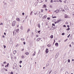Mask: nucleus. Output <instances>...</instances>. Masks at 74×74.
I'll return each instance as SVG.
<instances>
[{"label": "nucleus", "instance_id": "a19ab883", "mask_svg": "<svg viewBox=\"0 0 74 74\" xmlns=\"http://www.w3.org/2000/svg\"><path fill=\"white\" fill-rule=\"evenodd\" d=\"M21 58H24V56H21Z\"/></svg>", "mask_w": 74, "mask_h": 74}, {"label": "nucleus", "instance_id": "e2e57ef3", "mask_svg": "<svg viewBox=\"0 0 74 74\" xmlns=\"http://www.w3.org/2000/svg\"><path fill=\"white\" fill-rule=\"evenodd\" d=\"M20 67H21L22 66H21V65H19Z\"/></svg>", "mask_w": 74, "mask_h": 74}, {"label": "nucleus", "instance_id": "052dcab7", "mask_svg": "<svg viewBox=\"0 0 74 74\" xmlns=\"http://www.w3.org/2000/svg\"><path fill=\"white\" fill-rule=\"evenodd\" d=\"M14 59H16V57H15L14 58Z\"/></svg>", "mask_w": 74, "mask_h": 74}, {"label": "nucleus", "instance_id": "6e6552de", "mask_svg": "<svg viewBox=\"0 0 74 74\" xmlns=\"http://www.w3.org/2000/svg\"><path fill=\"white\" fill-rule=\"evenodd\" d=\"M8 66H9V63H8L7 64V65H6L5 66V67H8Z\"/></svg>", "mask_w": 74, "mask_h": 74}, {"label": "nucleus", "instance_id": "f8f14e48", "mask_svg": "<svg viewBox=\"0 0 74 74\" xmlns=\"http://www.w3.org/2000/svg\"><path fill=\"white\" fill-rule=\"evenodd\" d=\"M47 47H51V44H49L47 45Z\"/></svg>", "mask_w": 74, "mask_h": 74}, {"label": "nucleus", "instance_id": "473e14b6", "mask_svg": "<svg viewBox=\"0 0 74 74\" xmlns=\"http://www.w3.org/2000/svg\"><path fill=\"white\" fill-rule=\"evenodd\" d=\"M33 13V11H32L31 12V13H30V15H32V14Z\"/></svg>", "mask_w": 74, "mask_h": 74}, {"label": "nucleus", "instance_id": "8fccbe9b", "mask_svg": "<svg viewBox=\"0 0 74 74\" xmlns=\"http://www.w3.org/2000/svg\"><path fill=\"white\" fill-rule=\"evenodd\" d=\"M66 74H69V73L68 72H66L65 73Z\"/></svg>", "mask_w": 74, "mask_h": 74}, {"label": "nucleus", "instance_id": "4be33fe9", "mask_svg": "<svg viewBox=\"0 0 74 74\" xmlns=\"http://www.w3.org/2000/svg\"><path fill=\"white\" fill-rule=\"evenodd\" d=\"M59 10H60V11H61L62 10V8H60L59 9Z\"/></svg>", "mask_w": 74, "mask_h": 74}, {"label": "nucleus", "instance_id": "7ed1b4c3", "mask_svg": "<svg viewBox=\"0 0 74 74\" xmlns=\"http://www.w3.org/2000/svg\"><path fill=\"white\" fill-rule=\"evenodd\" d=\"M17 66V65H16V64H14V67H15V69H16V66Z\"/></svg>", "mask_w": 74, "mask_h": 74}, {"label": "nucleus", "instance_id": "79ce46f5", "mask_svg": "<svg viewBox=\"0 0 74 74\" xmlns=\"http://www.w3.org/2000/svg\"><path fill=\"white\" fill-rule=\"evenodd\" d=\"M3 47H4V48H5V47H6V46H5V45H4Z\"/></svg>", "mask_w": 74, "mask_h": 74}, {"label": "nucleus", "instance_id": "f3484780", "mask_svg": "<svg viewBox=\"0 0 74 74\" xmlns=\"http://www.w3.org/2000/svg\"><path fill=\"white\" fill-rule=\"evenodd\" d=\"M53 35H51V36H50V38H53Z\"/></svg>", "mask_w": 74, "mask_h": 74}, {"label": "nucleus", "instance_id": "a211bd4d", "mask_svg": "<svg viewBox=\"0 0 74 74\" xmlns=\"http://www.w3.org/2000/svg\"><path fill=\"white\" fill-rule=\"evenodd\" d=\"M55 45L56 46H58V43H55Z\"/></svg>", "mask_w": 74, "mask_h": 74}, {"label": "nucleus", "instance_id": "20e7f679", "mask_svg": "<svg viewBox=\"0 0 74 74\" xmlns=\"http://www.w3.org/2000/svg\"><path fill=\"white\" fill-rule=\"evenodd\" d=\"M60 21H62V20L61 19L58 20L57 22H58V23H59V22H60Z\"/></svg>", "mask_w": 74, "mask_h": 74}, {"label": "nucleus", "instance_id": "393cba45", "mask_svg": "<svg viewBox=\"0 0 74 74\" xmlns=\"http://www.w3.org/2000/svg\"><path fill=\"white\" fill-rule=\"evenodd\" d=\"M70 28H68V29H66V30H70Z\"/></svg>", "mask_w": 74, "mask_h": 74}, {"label": "nucleus", "instance_id": "09e8293b", "mask_svg": "<svg viewBox=\"0 0 74 74\" xmlns=\"http://www.w3.org/2000/svg\"><path fill=\"white\" fill-rule=\"evenodd\" d=\"M34 14H35V15H37V13H34Z\"/></svg>", "mask_w": 74, "mask_h": 74}, {"label": "nucleus", "instance_id": "4468645a", "mask_svg": "<svg viewBox=\"0 0 74 74\" xmlns=\"http://www.w3.org/2000/svg\"><path fill=\"white\" fill-rule=\"evenodd\" d=\"M12 40H10V44H12Z\"/></svg>", "mask_w": 74, "mask_h": 74}, {"label": "nucleus", "instance_id": "b1692460", "mask_svg": "<svg viewBox=\"0 0 74 74\" xmlns=\"http://www.w3.org/2000/svg\"><path fill=\"white\" fill-rule=\"evenodd\" d=\"M49 66V64H48V63L47 64L46 66H47H47Z\"/></svg>", "mask_w": 74, "mask_h": 74}, {"label": "nucleus", "instance_id": "0eeeda50", "mask_svg": "<svg viewBox=\"0 0 74 74\" xmlns=\"http://www.w3.org/2000/svg\"><path fill=\"white\" fill-rule=\"evenodd\" d=\"M16 20H17V21H18V22H19V21H20V19L18 18H16Z\"/></svg>", "mask_w": 74, "mask_h": 74}, {"label": "nucleus", "instance_id": "2f4dec72", "mask_svg": "<svg viewBox=\"0 0 74 74\" xmlns=\"http://www.w3.org/2000/svg\"><path fill=\"white\" fill-rule=\"evenodd\" d=\"M21 40L22 41H23V40H24V38H21Z\"/></svg>", "mask_w": 74, "mask_h": 74}, {"label": "nucleus", "instance_id": "ddd939ff", "mask_svg": "<svg viewBox=\"0 0 74 74\" xmlns=\"http://www.w3.org/2000/svg\"><path fill=\"white\" fill-rule=\"evenodd\" d=\"M16 51H13V53L14 54H15V53H16Z\"/></svg>", "mask_w": 74, "mask_h": 74}, {"label": "nucleus", "instance_id": "f03ea898", "mask_svg": "<svg viewBox=\"0 0 74 74\" xmlns=\"http://www.w3.org/2000/svg\"><path fill=\"white\" fill-rule=\"evenodd\" d=\"M15 31V32H16V33H18L19 32V29H16L14 31Z\"/></svg>", "mask_w": 74, "mask_h": 74}, {"label": "nucleus", "instance_id": "774afa93", "mask_svg": "<svg viewBox=\"0 0 74 74\" xmlns=\"http://www.w3.org/2000/svg\"><path fill=\"white\" fill-rule=\"evenodd\" d=\"M63 26H64V27H66V25H63Z\"/></svg>", "mask_w": 74, "mask_h": 74}, {"label": "nucleus", "instance_id": "423d86ee", "mask_svg": "<svg viewBox=\"0 0 74 74\" xmlns=\"http://www.w3.org/2000/svg\"><path fill=\"white\" fill-rule=\"evenodd\" d=\"M68 17V16H67V14H65V16H64V18H67Z\"/></svg>", "mask_w": 74, "mask_h": 74}, {"label": "nucleus", "instance_id": "ea45409f", "mask_svg": "<svg viewBox=\"0 0 74 74\" xmlns=\"http://www.w3.org/2000/svg\"><path fill=\"white\" fill-rule=\"evenodd\" d=\"M22 61H20V63H22Z\"/></svg>", "mask_w": 74, "mask_h": 74}, {"label": "nucleus", "instance_id": "de8ad7c7", "mask_svg": "<svg viewBox=\"0 0 74 74\" xmlns=\"http://www.w3.org/2000/svg\"><path fill=\"white\" fill-rule=\"evenodd\" d=\"M53 0H51V3H53Z\"/></svg>", "mask_w": 74, "mask_h": 74}, {"label": "nucleus", "instance_id": "2eb2a0df", "mask_svg": "<svg viewBox=\"0 0 74 74\" xmlns=\"http://www.w3.org/2000/svg\"><path fill=\"white\" fill-rule=\"evenodd\" d=\"M29 31H30V29L29 28L27 30V33H29Z\"/></svg>", "mask_w": 74, "mask_h": 74}, {"label": "nucleus", "instance_id": "37998d69", "mask_svg": "<svg viewBox=\"0 0 74 74\" xmlns=\"http://www.w3.org/2000/svg\"><path fill=\"white\" fill-rule=\"evenodd\" d=\"M22 15H25V13H24V12H23Z\"/></svg>", "mask_w": 74, "mask_h": 74}, {"label": "nucleus", "instance_id": "1a4fd4ad", "mask_svg": "<svg viewBox=\"0 0 74 74\" xmlns=\"http://www.w3.org/2000/svg\"><path fill=\"white\" fill-rule=\"evenodd\" d=\"M37 26H38V27H39V28H40V25L39 24H38Z\"/></svg>", "mask_w": 74, "mask_h": 74}, {"label": "nucleus", "instance_id": "c756f323", "mask_svg": "<svg viewBox=\"0 0 74 74\" xmlns=\"http://www.w3.org/2000/svg\"><path fill=\"white\" fill-rule=\"evenodd\" d=\"M43 7H44L45 8H46V5H43Z\"/></svg>", "mask_w": 74, "mask_h": 74}, {"label": "nucleus", "instance_id": "c85d7f7f", "mask_svg": "<svg viewBox=\"0 0 74 74\" xmlns=\"http://www.w3.org/2000/svg\"><path fill=\"white\" fill-rule=\"evenodd\" d=\"M52 26H55V24H54V23H53L52 24Z\"/></svg>", "mask_w": 74, "mask_h": 74}, {"label": "nucleus", "instance_id": "a18cd8bd", "mask_svg": "<svg viewBox=\"0 0 74 74\" xmlns=\"http://www.w3.org/2000/svg\"><path fill=\"white\" fill-rule=\"evenodd\" d=\"M53 28H51L50 29L51 30H53Z\"/></svg>", "mask_w": 74, "mask_h": 74}, {"label": "nucleus", "instance_id": "3c124183", "mask_svg": "<svg viewBox=\"0 0 74 74\" xmlns=\"http://www.w3.org/2000/svg\"><path fill=\"white\" fill-rule=\"evenodd\" d=\"M3 64H5L6 63V62H3Z\"/></svg>", "mask_w": 74, "mask_h": 74}, {"label": "nucleus", "instance_id": "cd10ccee", "mask_svg": "<svg viewBox=\"0 0 74 74\" xmlns=\"http://www.w3.org/2000/svg\"><path fill=\"white\" fill-rule=\"evenodd\" d=\"M70 34H69V36H68L67 38H69L70 37Z\"/></svg>", "mask_w": 74, "mask_h": 74}, {"label": "nucleus", "instance_id": "5fc2aeb1", "mask_svg": "<svg viewBox=\"0 0 74 74\" xmlns=\"http://www.w3.org/2000/svg\"><path fill=\"white\" fill-rule=\"evenodd\" d=\"M38 33H39L40 32V31H38Z\"/></svg>", "mask_w": 74, "mask_h": 74}, {"label": "nucleus", "instance_id": "5701e85b", "mask_svg": "<svg viewBox=\"0 0 74 74\" xmlns=\"http://www.w3.org/2000/svg\"><path fill=\"white\" fill-rule=\"evenodd\" d=\"M21 30H23V26H21Z\"/></svg>", "mask_w": 74, "mask_h": 74}, {"label": "nucleus", "instance_id": "7c9ffc66", "mask_svg": "<svg viewBox=\"0 0 74 74\" xmlns=\"http://www.w3.org/2000/svg\"><path fill=\"white\" fill-rule=\"evenodd\" d=\"M67 40H68V39H67L66 40H65L64 41V42H66V41H67Z\"/></svg>", "mask_w": 74, "mask_h": 74}, {"label": "nucleus", "instance_id": "4c0bfd02", "mask_svg": "<svg viewBox=\"0 0 74 74\" xmlns=\"http://www.w3.org/2000/svg\"><path fill=\"white\" fill-rule=\"evenodd\" d=\"M59 1H60L61 3H62V0H59Z\"/></svg>", "mask_w": 74, "mask_h": 74}, {"label": "nucleus", "instance_id": "6ab92c4d", "mask_svg": "<svg viewBox=\"0 0 74 74\" xmlns=\"http://www.w3.org/2000/svg\"><path fill=\"white\" fill-rule=\"evenodd\" d=\"M19 46V44H17L16 45V47H18Z\"/></svg>", "mask_w": 74, "mask_h": 74}, {"label": "nucleus", "instance_id": "9b49d317", "mask_svg": "<svg viewBox=\"0 0 74 74\" xmlns=\"http://www.w3.org/2000/svg\"><path fill=\"white\" fill-rule=\"evenodd\" d=\"M25 54H26V55H29V52H26L25 53Z\"/></svg>", "mask_w": 74, "mask_h": 74}, {"label": "nucleus", "instance_id": "0e129e2a", "mask_svg": "<svg viewBox=\"0 0 74 74\" xmlns=\"http://www.w3.org/2000/svg\"><path fill=\"white\" fill-rule=\"evenodd\" d=\"M39 40H41V38H39Z\"/></svg>", "mask_w": 74, "mask_h": 74}, {"label": "nucleus", "instance_id": "72a5a7b5", "mask_svg": "<svg viewBox=\"0 0 74 74\" xmlns=\"http://www.w3.org/2000/svg\"><path fill=\"white\" fill-rule=\"evenodd\" d=\"M58 23V22L57 21L56 22H55L54 23H55V24H56V23Z\"/></svg>", "mask_w": 74, "mask_h": 74}, {"label": "nucleus", "instance_id": "c9c22d12", "mask_svg": "<svg viewBox=\"0 0 74 74\" xmlns=\"http://www.w3.org/2000/svg\"><path fill=\"white\" fill-rule=\"evenodd\" d=\"M57 10V12H56V13H58V12L59 10Z\"/></svg>", "mask_w": 74, "mask_h": 74}, {"label": "nucleus", "instance_id": "e433bc0d", "mask_svg": "<svg viewBox=\"0 0 74 74\" xmlns=\"http://www.w3.org/2000/svg\"><path fill=\"white\" fill-rule=\"evenodd\" d=\"M10 74H14V73H13V72H11L10 73Z\"/></svg>", "mask_w": 74, "mask_h": 74}, {"label": "nucleus", "instance_id": "f257e3e1", "mask_svg": "<svg viewBox=\"0 0 74 74\" xmlns=\"http://www.w3.org/2000/svg\"><path fill=\"white\" fill-rule=\"evenodd\" d=\"M12 26H14L15 25V21H14L12 23Z\"/></svg>", "mask_w": 74, "mask_h": 74}, {"label": "nucleus", "instance_id": "412c9836", "mask_svg": "<svg viewBox=\"0 0 74 74\" xmlns=\"http://www.w3.org/2000/svg\"><path fill=\"white\" fill-rule=\"evenodd\" d=\"M68 63H70V60L69 59L68 60Z\"/></svg>", "mask_w": 74, "mask_h": 74}, {"label": "nucleus", "instance_id": "aec40b11", "mask_svg": "<svg viewBox=\"0 0 74 74\" xmlns=\"http://www.w3.org/2000/svg\"><path fill=\"white\" fill-rule=\"evenodd\" d=\"M39 40H40L39 38H38V39H37L36 41L38 42L39 41Z\"/></svg>", "mask_w": 74, "mask_h": 74}, {"label": "nucleus", "instance_id": "58836bf2", "mask_svg": "<svg viewBox=\"0 0 74 74\" xmlns=\"http://www.w3.org/2000/svg\"><path fill=\"white\" fill-rule=\"evenodd\" d=\"M62 35H64V33H63L62 34Z\"/></svg>", "mask_w": 74, "mask_h": 74}, {"label": "nucleus", "instance_id": "f704fd0d", "mask_svg": "<svg viewBox=\"0 0 74 74\" xmlns=\"http://www.w3.org/2000/svg\"><path fill=\"white\" fill-rule=\"evenodd\" d=\"M3 25V23H1L0 24V25Z\"/></svg>", "mask_w": 74, "mask_h": 74}, {"label": "nucleus", "instance_id": "a878e982", "mask_svg": "<svg viewBox=\"0 0 74 74\" xmlns=\"http://www.w3.org/2000/svg\"><path fill=\"white\" fill-rule=\"evenodd\" d=\"M47 19L48 20H49V19H51V18H50V17H48L47 18Z\"/></svg>", "mask_w": 74, "mask_h": 74}, {"label": "nucleus", "instance_id": "bf43d9fd", "mask_svg": "<svg viewBox=\"0 0 74 74\" xmlns=\"http://www.w3.org/2000/svg\"><path fill=\"white\" fill-rule=\"evenodd\" d=\"M5 71H7V69H5Z\"/></svg>", "mask_w": 74, "mask_h": 74}, {"label": "nucleus", "instance_id": "c03bdc74", "mask_svg": "<svg viewBox=\"0 0 74 74\" xmlns=\"http://www.w3.org/2000/svg\"><path fill=\"white\" fill-rule=\"evenodd\" d=\"M23 44H24V45H25V44H26V42H23Z\"/></svg>", "mask_w": 74, "mask_h": 74}, {"label": "nucleus", "instance_id": "39448f33", "mask_svg": "<svg viewBox=\"0 0 74 74\" xmlns=\"http://www.w3.org/2000/svg\"><path fill=\"white\" fill-rule=\"evenodd\" d=\"M45 52L46 53H48V49H47L46 50Z\"/></svg>", "mask_w": 74, "mask_h": 74}, {"label": "nucleus", "instance_id": "13d9d810", "mask_svg": "<svg viewBox=\"0 0 74 74\" xmlns=\"http://www.w3.org/2000/svg\"><path fill=\"white\" fill-rule=\"evenodd\" d=\"M35 56V54H34V53L33 54V55H32V56Z\"/></svg>", "mask_w": 74, "mask_h": 74}, {"label": "nucleus", "instance_id": "dca6fc26", "mask_svg": "<svg viewBox=\"0 0 74 74\" xmlns=\"http://www.w3.org/2000/svg\"><path fill=\"white\" fill-rule=\"evenodd\" d=\"M42 14H40L39 15L40 17H42Z\"/></svg>", "mask_w": 74, "mask_h": 74}, {"label": "nucleus", "instance_id": "6e6d98bb", "mask_svg": "<svg viewBox=\"0 0 74 74\" xmlns=\"http://www.w3.org/2000/svg\"><path fill=\"white\" fill-rule=\"evenodd\" d=\"M36 36L37 37H38V35H36Z\"/></svg>", "mask_w": 74, "mask_h": 74}, {"label": "nucleus", "instance_id": "864d4df0", "mask_svg": "<svg viewBox=\"0 0 74 74\" xmlns=\"http://www.w3.org/2000/svg\"><path fill=\"white\" fill-rule=\"evenodd\" d=\"M43 10L42 9L41 10V12H43Z\"/></svg>", "mask_w": 74, "mask_h": 74}, {"label": "nucleus", "instance_id": "680f3d73", "mask_svg": "<svg viewBox=\"0 0 74 74\" xmlns=\"http://www.w3.org/2000/svg\"><path fill=\"white\" fill-rule=\"evenodd\" d=\"M4 35H6V33L5 32L4 33Z\"/></svg>", "mask_w": 74, "mask_h": 74}, {"label": "nucleus", "instance_id": "4d7b16f0", "mask_svg": "<svg viewBox=\"0 0 74 74\" xmlns=\"http://www.w3.org/2000/svg\"><path fill=\"white\" fill-rule=\"evenodd\" d=\"M27 16H28L27 15L26 17H25L26 18H26H27Z\"/></svg>", "mask_w": 74, "mask_h": 74}, {"label": "nucleus", "instance_id": "49530a36", "mask_svg": "<svg viewBox=\"0 0 74 74\" xmlns=\"http://www.w3.org/2000/svg\"><path fill=\"white\" fill-rule=\"evenodd\" d=\"M42 3V1H40V2H39V3Z\"/></svg>", "mask_w": 74, "mask_h": 74}, {"label": "nucleus", "instance_id": "603ef678", "mask_svg": "<svg viewBox=\"0 0 74 74\" xmlns=\"http://www.w3.org/2000/svg\"><path fill=\"white\" fill-rule=\"evenodd\" d=\"M67 27H70V26H69V25H67Z\"/></svg>", "mask_w": 74, "mask_h": 74}, {"label": "nucleus", "instance_id": "bb28decb", "mask_svg": "<svg viewBox=\"0 0 74 74\" xmlns=\"http://www.w3.org/2000/svg\"><path fill=\"white\" fill-rule=\"evenodd\" d=\"M52 18H56V16H54L53 17H52Z\"/></svg>", "mask_w": 74, "mask_h": 74}, {"label": "nucleus", "instance_id": "338daca9", "mask_svg": "<svg viewBox=\"0 0 74 74\" xmlns=\"http://www.w3.org/2000/svg\"><path fill=\"white\" fill-rule=\"evenodd\" d=\"M2 37H5V36H4V35H3V36H2Z\"/></svg>", "mask_w": 74, "mask_h": 74}, {"label": "nucleus", "instance_id": "9d476101", "mask_svg": "<svg viewBox=\"0 0 74 74\" xmlns=\"http://www.w3.org/2000/svg\"><path fill=\"white\" fill-rule=\"evenodd\" d=\"M47 18V16L45 15L43 16V17H42L43 19H44V18Z\"/></svg>", "mask_w": 74, "mask_h": 74}, {"label": "nucleus", "instance_id": "69168bd1", "mask_svg": "<svg viewBox=\"0 0 74 74\" xmlns=\"http://www.w3.org/2000/svg\"><path fill=\"white\" fill-rule=\"evenodd\" d=\"M69 46L70 47H71V44H70L69 45Z\"/></svg>", "mask_w": 74, "mask_h": 74}]
</instances>
